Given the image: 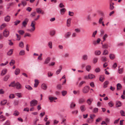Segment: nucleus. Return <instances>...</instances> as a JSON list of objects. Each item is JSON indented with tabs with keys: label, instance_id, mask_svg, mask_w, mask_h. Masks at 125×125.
Returning a JSON list of instances; mask_svg holds the SVG:
<instances>
[{
	"label": "nucleus",
	"instance_id": "f257e3e1",
	"mask_svg": "<svg viewBox=\"0 0 125 125\" xmlns=\"http://www.w3.org/2000/svg\"><path fill=\"white\" fill-rule=\"evenodd\" d=\"M36 24V22L35 21H32L30 25V26L32 27L30 29H27V31L30 32H32L35 31V25Z\"/></svg>",
	"mask_w": 125,
	"mask_h": 125
},
{
	"label": "nucleus",
	"instance_id": "f03ea898",
	"mask_svg": "<svg viewBox=\"0 0 125 125\" xmlns=\"http://www.w3.org/2000/svg\"><path fill=\"white\" fill-rule=\"evenodd\" d=\"M89 87L88 86H86L83 89L82 91L84 94L87 93L89 90Z\"/></svg>",
	"mask_w": 125,
	"mask_h": 125
},
{
	"label": "nucleus",
	"instance_id": "7ed1b4c3",
	"mask_svg": "<svg viewBox=\"0 0 125 125\" xmlns=\"http://www.w3.org/2000/svg\"><path fill=\"white\" fill-rule=\"evenodd\" d=\"M38 101L37 100L33 99L30 102L31 106H36L37 104Z\"/></svg>",
	"mask_w": 125,
	"mask_h": 125
},
{
	"label": "nucleus",
	"instance_id": "20e7f679",
	"mask_svg": "<svg viewBox=\"0 0 125 125\" xmlns=\"http://www.w3.org/2000/svg\"><path fill=\"white\" fill-rule=\"evenodd\" d=\"M3 35L6 37H8L9 35V31L7 30L6 29L4 30L3 32Z\"/></svg>",
	"mask_w": 125,
	"mask_h": 125
},
{
	"label": "nucleus",
	"instance_id": "39448f33",
	"mask_svg": "<svg viewBox=\"0 0 125 125\" xmlns=\"http://www.w3.org/2000/svg\"><path fill=\"white\" fill-rule=\"evenodd\" d=\"M29 21V19L27 18L25 19L23 22L22 25L23 27H25L27 25Z\"/></svg>",
	"mask_w": 125,
	"mask_h": 125
},
{
	"label": "nucleus",
	"instance_id": "423d86ee",
	"mask_svg": "<svg viewBox=\"0 0 125 125\" xmlns=\"http://www.w3.org/2000/svg\"><path fill=\"white\" fill-rule=\"evenodd\" d=\"M93 101V99L90 98L87 100L86 102L88 105H90L91 104Z\"/></svg>",
	"mask_w": 125,
	"mask_h": 125
},
{
	"label": "nucleus",
	"instance_id": "0eeeda50",
	"mask_svg": "<svg viewBox=\"0 0 125 125\" xmlns=\"http://www.w3.org/2000/svg\"><path fill=\"white\" fill-rule=\"evenodd\" d=\"M51 60V58L50 57H47L46 59L44 62V64H47L48 63L50 62Z\"/></svg>",
	"mask_w": 125,
	"mask_h": 125
},
{
	"label": "nucleus",
	"instance_id": "6e6552de",
	"mask_svg": "<svg viewBox=\"0 0 125 125\" xmlns=\"http://www.w3.org/2000/svg\"><path fill=\"white\" fill-rule=\"evenodd\" d=\"M66 11V9L65 8H62L60 10V14L61 15H63Z\"/></svg>",
	"mask_w": 125,
	"mask_h": 125
},
{
	"label": "nucleus",
	"instance_id": "1a4fd4ad",
	"mask_svg": "<svg viewBox=\"0 0 125 125\" xmlns=\"http://www.w3.org/2000/svg\"><path fill=\"white\" fill-rule=\"evenodd\" d=\"M15 86L16 88L17 89H20L21 88V84L18 82H17L15 83Z\"/></svg>",
	"mask_w": 125,
	"mask_h": 125
},
{
	"label": "nucleus",
	"instance_id": "9d476101",
	"mask_svg": "<svg viewBox=\"0 0 125 125\" xmlns=\"http://www.w3.org/2000/svg\"><path fill=\"white\" fill-rule=\"evenodd\" d=\"M7 70L6 69H4L2 71L1 75L3 76L5 75L7 73Z\"/></svg>",
	"mask_w": 125,
	"mask_h": 125
},
{
	"label": "nucleus",
	"instance_id": "9b49d317",
	"mask_svg": "<svg viewBox=\"0 0 125 125\" xmlns=\"http://www.w3.org/2000/svg\"><path fill=\"white\" fill-rule=\"evenodd\" d=\"M80 109L82 112L86 110L85 106L84 105H81L80 107Z\"/></svg>",
	"mask_w": 125,
	"mask_h": 125
},
{
	"label": "nucleus",
	"instance_id": "f8f14e48",
	"mask_svg": "<svg viewBox=\"0 0 125 125\" xmlns=\"http://www.w3.org/2000/svg\"><path fill=\"white\" fill-rule=\"evenodd\" d=\"M114 4V3H112V4H109V9L111 10H113L114 8V6H113Z\"/></svg>",
	"mask_w": 125,
	"mask_h": 125
},
{
	"label": "nucleus",
	"instance_id": "ddd939ff",
	"mask_svg": "<svg viewBox=\"0 0 125 125\" xmlns=\"http://www.w3.org/2000/svg\"><path fill=\"white\" fill-rule=\"evenodd\" d=\"M6 22H9L10 19V17L9 16H7L4 18Z\"/></svg>",
	"mask_w": 125,
	"mask_h": 125
},
{
	"label": "nucleus",
	"instance_id": "4468645a",
	"mask_svg": "<svg viewBox=\"0 0 125 125\" xmlns=\"http://www.w3.org/2000/svg\"><path fill=\"white\" fill-rule=\"evenodd\" d=\"M7 102V101L6 100H3L1 101L0 103V105H4Z\"/></svg>",
	"mask_w": 125,
	"mask_h": 125
},
{
	"label": "nucleus",
	"instance_id": "2eb2a0df",
	"mask_svg": "<svg viewBox=\"0 0 125 125\" xmlns=\"http://www.w3.org/2000/svg\"><path fill=\"white\" fill-rule=\"evenodd\" d=\"M71 19H68L67 21V25L68 27H69L70 26Z\"/></svg>",
	"mask_w": 125,
	"mask_h": 125
},
{
	"label": "nucleus",
	"instance_id": "dca6fc26",
	"mask_svg": "<svg viewBox=\"0 0 125 125\" xmlns=\"http://www.w3.org/2000/svg\"><path fill=\"white\" fill-rule=\"evenodd\" d=\"M121 84L120 83H118L117 85V90H119L120 89L122 88Z\"/></svg>",
	"mask_w": 125,
	"mask_h": 125
},
{
	"label": "nucleus",
	"instance_id": "f3484780",
	"mask_svg": "<svg viewBox=\"0 0 125 125\" xmlns=\"http://www.w3.org/2000/svg\"><path fill=\"white\" fill-rule=\"evenodd\" d=\"M59 69L57 70L56 72V74H59L61 72V70L62 69V66L60 65L59 67Z\"/></svg>",
	"mask_w": 125,
	"mask_h": 125
},
{
	"label": "nucleus",
	"instance_id": "a211bd4d",
	"mask_svg": "<svg viewBox=\"0 0 125 125\" xmlns=\"http://www.w3.org/2000/svg\"><path fill=\"white\" fill-rule=\"evenodd\" d=\"M20 113L17 110L15 111L13 113V115L14 116H17L19 115Z\"/></svg>",
	"mask_w": 125,
	"mask_h": 125
},
{
	"label": "nucleus",
	"instance_id": "6ab92c4d",
	"mask_svg": "<svg viewBox=\"0 0 125 125\" xmlns=\"http://www.w3.org/2000/svg\"><path fill=\"white\" fill-rule=\"evenodd\" d=\"M71 34V32H68L66 33L65 35V37L66 38H67L69 37Z\"/></svg>",
	"mask_w": 125,
	"mask_h": 125
},
{
	"label": "nucleus",
	"instance_id": "aec40b11",
	"mask_svg": "<svg viewBox=\"0 0 125 125\" xmlns=\"http://www.w3.org/2000/svg\"><path fill=\"white\" fill-rule=\"evenodd\" d=\"M88 78L89 79H92L94 78L95 77V76L93 74H89L88 75Z\"/></svg>",
	"mask_w": 125,
	"mask_h": 125
},
{
	"label": "nucleus",
	"instance_id": "412c9836",
	"mask_svg": "<svg viewBox=\"0 0 125 125\" xmlns=\"http://www.w3.org/2000/svg\"><path fill=\"white\" fill-rule=\"evenodd\" d=\"M85 102L84 100L82 98L80 99L79 100L78 102L79 104H82Z\"/></svg>",
	"mask_w": 125,
	"mask_h": 125
},
{
	"label": "nucleus",
	"instance_id": "4be33fe9",
	"mask_svg": "<svg viewBox=\"0 0 125 125\" xmlns=\"http://www.w3.org/2000/svg\"><path fill=\"white\" fill-rule=\"evenodd\" d=\"M35 83L34 84V87H37L39 83V81L38 80H35Z\"/></svg>",
	"mask_w": 125,
	"mask_h": 125
},
{
	"label": "nucleus",
	"instance_id": "5701e85b",
	"mask_svg": "<svg viewBox=\"0 0 125 125\" xmlns=\"http://www.w3.org/2000/svg\"><path fill=\"white\" fill-rule=\"evenodd\" d=\"M7 25L6 23H4L2 24L0 27V29L1 30H2L4 27H6Z\"/></svg>",
	"mask_w": 125,
	"mask_h": 125
},
{
	"label": "nucleus",
	"instance_id": "b1692460",
	"mask_svg": "<svg viewBox=\"0 0 125 125\" xmlns=\"http://www.w3.org/2000/svg\"><path fill=\"white\" fill-rule=\"evenodd\" d=\"M91 66L90 65H88L86 67V70L88 72L91 70Z\"/></svg>",
	"mask_w": 125,
	"mask_h": 125
},
{
	"label": "nucleus",
	"instance_id": "393cba45",
	"mask_svg": "<svg viewBox=\"0 0 125 125\" xmlns=\"http://www.w3.org/2000/svg\"><path fill=\"white\" fill-rule=\"evenodd\" d=\"M48 45L50 49L52 48V43L51 42H48Z\"/></svg>",
	"mask_w": 125,
	"mask_h": 125
},
{
	"label": "nucleus",
	"instance_id": "a878e982",
	"mask_svg": "<svg viewBox=\"0 0 125 125\" xmlns=\"http://www.w3.org/2000/svg\"><path fill=\"white\" fill-rule=\"evenodd\" d=\"M10 76L9 75H7L5 76L3 79V80L5 81H7L9 78Z\"/></svg>",
	"mask_w": 125,
	"mask_h": 125
},
{
	"label": "nucleus",
	"instance_id": "bb28decb",
	"mask_svg": "<svg viewBox=\"0 0 125 125\" xmlns=\"http://www.w3.org/2000/svg\"><path fill=\"white\" fill-rule=\"evenodd\" d=\"M109 56L110 59L112 60H113L115 58V56L113 54H110L109 55Z\"/></svg>",
	"mask_w": 125,
	"mask_h": 125
},
{
	"label": "nucleus",
	"instance_id": "cd10ccee",
	"mask_svg": "<svg viewBox=\"0 0 125 125\" xmlns=\"http://www.w3.org/2000/svg\"><path fill=\"white\" fill-rule=\"evenodd\" d=\"M82 58L83 60H87L88 59V56L87 55H83L82 56Z\"/></svg>",
	"mask_w": 125,
	"mask_h": 125
},
{
	"label": "nucleus",
	"instance_id": "c85d7f7f",
	"mask_svg": "<svg viewBox=\"0 0 125 125\" xmlns=\"http://www.w3.org/2000/svg\"><path fill=\"white\" fill-rule=\"evenodd\" d=\"M109 83V82L106 81L104 82V84L103 87L104 88H105L107 87V85Z\"/></svg>",
	"mask_w": 125,
	"mask_h": 125
},
{
	"label": "nucleus",
	"instance_id": "c756f323",
	"mask_svg": "<svg viewBox=\"0 0 125 125\" xmlns=\"http://www.w3.org/2000/svg\"><path fill=\"white\" fill-rule=\"evenodd\" d=\"M41 88L44 90H46L47 88L46 85L44 84H42L41 85Z\"/></svg>",
	"mask_w": 125,
	"mask_h": 125
},
{
	"label": "nucleus",
	"instance_id": "7c9ffc66",
	"mask_svg": "<svg viewBox=\"0 0 125 125\" xmlns=\"http://www.w3.org/2000/svg\"><path fill=\"white\" fill-rule=\"evenodd\" d=\"M20 72V70L19 69L17 68L15 70V73L16 75H17L19 74Z\"/></svg>",
	"mask_w": 125,
	"mask_h": 125
},
{
	"label": "nucleus",
	"instance_id": "2f4dec72",
	"mask_svg": "<svg viewBox=\"0 0 125 125\" xmlns=\"http://www.w3.org/2000/svg\"><path fill=\"white\" fill-rule=\"evenodd\" d=\"M25 87L28 90H31L32 89V88L29 85H26L25 86Z\"/></svg>",
	"mask_w": 125,
	"mask_h": 125
},
{
	"label": "nucleus",
	"instance_id": "473e14b6",
	"mask_svg": "<svg viewBox=\"0 0 125 125\" xmlns=\"http://www.w3.org/2000/svg\"><path fill=\"white\" fill-rule=\"evenodd\" d=\"M49 99L50 100L51 102L52 101L54 100H56L57 99V98L56 97H49Z\"/></svg>",
	"mask_w": 125,
	"mask_h": 125
},
{
	"label": "nucleus",
	"instance_id": "72a5a7b5",
	"mask_svg": "<svg viewBox=\"0 0 125 125\" xmlns=\"http://www.w3.org/2000/svg\"><path fill=\"white\" fill-rule=\"evenodd\" d=\"M13 49H11L7 52V54L8 55L10 56L11 55L12 53Z\"/></svg>",
	"mask_w": 125,
	"mask_h": 125
},
{
	"label": "nucleus",
	"instance_id": "f704fd0d",
	"mask_svg": "<svg viewBox=\"0 0 125 125\" xmlns=\"http://www.w3.org/2000/svg\"><path fill=\"white\" fill-rule=\"evenodd\" d=\"M19 55H23L25 54V52L24 50H21L20 53Z\"/></svg>",
	"mask_w": 125,
	"mask_h": 125
},
{
	"label": "nucleus",
	"instance_id": "c9c22d12",
	"mask_svg": "<svg viewBox=\"0 0 125 125\" xmlns=\"http://www.w3.org/2000/svg\"><path fill=\"white\" fill-rule=\"evenodd\" d=\"M116 105L117 107H119L121 106V103L119 101H118L116 102Z\"/></svg>",
	"mask_w": 125,
	"mask_h": 125
},
{
	"label": "nucleus",
	"instance_id": "e433bc0d",
	"mask_svg": "<svg viewBox=\"0 0 125 125\" xmlns=\"http://www.w3.org/2000/svg\"><path fill=\"white\" fill-rule=\"evenodd\" d=\"M101 53V52L100 51L97 50L95 52V55H98Z\"/></svg>",
	"mask_w": 125,
	"mask_h": 125
},
{
	"label": "nucleus",
	"instance_id": "4c0bfd02",
	"mask_svg": "<svg viewBox=\"0 0 125 125\" xmlns=\"http://www.w3.org/2000/svg\"><path fill=\"white\" fill-rule=\"evenodd\" d=\"M61 93L62 94L63 96H65L67 94V92L66 91H62Z\"/></svg>",
	"mask_w": 125,
	"mask_h": 125
},
{
	"label": "nucleus",
	"instance_id": "58836bf2",
	"mask_svg": "<svg viewBox=\"0 0 125 125\" xmlns=\"http://www.w3.org/2000/svg\"><path fill=\"white\" fill-rule=\"evenodd\" d=\"M104 76L103 75H101L100 77V80L102 82H103L104 80Z\"/></svg>",
	"mask_w": 125,
	"mask_h": 125
},
{
	"label": "nucleus",
	"instance_id": "ea45409f",
	"mask_svg": "<svg viewBox=\"0 0 125 125\" xmlns=\"http://www.w3.org/2000/svg\"><path fill=\"white\" fill-rule=\"evenodd\" d=\"M123 69L122 68H119L118 70V72L119 74H121L123 72Z\"/></svg>",
	"mask_w": 125,
	"mask_h": 125
},
{
	"label": "nucleus",
	"instance_id": "a19ab883",
	"mask_svg": "<svg viewBox=\"0 0 125 125\" xmlns=\"http://www.w3.org/2000/svg\"><path fill=\"white\" fill-rule=\"evenodd\" d=\"M98 58H94L93 60V62L94 63H96L97 61Z\"/></svg>",
	"mask_w": 125,
	"mask_h": 125
},
{
	"label": "nucleus",
	"instance_id": "79ce46f5",
	"mask_svg": "<svg viewBox=\"0 0 125 125\" xmlns=\"http://www.w3.org/2000/svg\"><path fill=\"white\" fill-rule=\"evenodd\" d=\"M36 10L37 13H42V10L40 8H37Z\"/></svg>",
	"mask_w": 125,
	"mask_h": 125
},
{
	"label": "nucleus",
	"instance_id": "37998d69",
	"mask_svg": "<svg viewBox=\"0 0 125 125\" xmlns=\"http://www.w3.org/2000/svg\"><path fill=\"white\" fill-rule=\"evenodd\" d=\"M15 63V61L13 60H12L10 62V65L12 66Z\"/></svg>",
	"mask_w": 125,
	"mask_h": 125
},
{
	"label": "nucleus",
	"instance_id": "c03bdc74",
	"mask_svg": "<svg viewBox=\"0 0 125 125\" xmlns=\"http://www.w3.org/2000/svg\"><path fill=\"white\" fill-rule=\"evenodd\" d=\"M74 31L76 33H79L81 32V30L79 28H76L74 30Z\"/></svg>",
	"mask_w": 125,
	"mask_h": 125
},
{
	"label": "nucleus",
	"instance_id": "a18cd8bd",
	"mask_svg": "<svg viewBox=\"0 0 125 125\" xmlns=\"http://www.w3.org/2000/svg\"><path fill=\"white\" fill-rule=\"evenodd\" d=\"M19 46L21 48H23V47L24 46L23 42H20L19 44Z\"/></svg>",
	"mask_w": 125,
	"mask_h": 125
},
{
	"label": "nucleus",
	"instance_id": "49530a36",
	"mask_svg": "<svg viewBox=\"0 0 125 125\" xmlns=\"http://www.w3.org/2000/svg\"><path fill=\"white\" fill-rule=\"evenodd\" d=\"M121 116H125V112L123 110H121L120 111Z\"/></svg>",
	"mask_w": 125,
	"mask_h": 125
},
{
	"label": "nucleus",
	"instance_id": "de8ad7c7",
	"mask_svg": "<svg viewBox=\"0 0 125 125\" xmlns=\"http://www.w3.org/2000/svg\"><path fill=\"white\" fill-rule=\"evenodd\" d=\"M18 32L21 35H23L24 33V31L22 30H20L18 31Z\"/></svg>",
	"mask_w": 125,
	"mask_h": 125
},
{
	"label": "nucleus",
	"instance_id": "09e8293b",
	"mask_svg": "<svg viewBox=\"0 0 125 125\" xmlns=\"http://www.w3.org/2000/svg\"><path fill=\"white\" fill-rule=\"evenodd\" d=\"M36 12H32L30 14V16L31 17H33L35 16L36 14Z\"/></svg>",
	"mask_w": 125,
	"mask_h": 125
},
{
	"label": "nucleus",
	"instance_id": "8fccbe9b",
	"mask_svg": "<svg viewBox=\"0 0 125 125\" xmlns=\"http://www.w3.org/2000/svg\"><path fill=\"white\" fill-rule=\"evenodd\" d=\"M108 35L106 34H104L103 37V42L105 40L106 38L107 37Z\"/></svg>",
	"mask_w": 125,
	"mask_h": 125
},
{
	"label": "nucleus",
	"instance_id": "3c124183",
	"mask_svg": "<svg viewBox=\"0 0 125 125\" xmlns=\"http://www.w3.org/2000/svg\"><path fill=\"white\" fill-rule=\"evenodd\" d=\"M73 93L74 94L76 95L77 94H80V91L79 90L77 91L74 90L73 91Z\"/></svg>",
	"mask_w": 125,
	"mask_h": 125
},
{
	"label": "nucleus",
	"instance_id": "603ef678",
	"mask_svg": "<svg viewBox=\"0 0 125 125\" xmlns=\"http://www.w3.org/2000/svg\"><path fill=\"white\" fill-rule=\"evenodd\" d=\"M21 4L23 6H25L26 4V1L24 0H22L21 1Z\"/></svg>",
	"mask_w": 125,
	"mask_h": 125
},
{
	"label": "nucleus",
	"instance_id": "864d4df0",
	"mask_svg": "<svg viewBox=\"0 0 125 125\" xmlns=\"http://www.w3.org/2000/svg\"><path fill=\"white\" fill-rule=\"evenodd\" d=\"M55 33V31H54L53 30L50 31V34L51 36L53 35Z\"/></svg>",
	"mask_w": 125,
	"mask_h": 125
},
{
	"label": "nucleus",
	"instance_id": "5fc2aeb1",
	"mask_svg": "<svg viewBox=\"0 0 125 125\" xmlns=\"http://www.w3.org/2000/svg\"><path fill=\"white\" fill-rule=\"evenodd\" d=\"M108 53V51L106 50H104L103 54L104 55H106Z\"/></svg>",
	"mask_w": 125,
	"mask_h": 125
},
{
	"label": "nucleus",
	"instance_id": "6e6d98bb",
	"mask_svg": "<svg viewBox=\"0 0 125 125\" xmlns=\"http://www.w3.org/2000/svg\"><path fill=\"white\" fill-rule=\"evenodd\" d=\"M102 61L103 62H105L107 61V59L105 57H101Z\"/></svg>",
	"mask_w": 125,
	"mask_h": 125
},
{
	"label": "nucleus",
	"instance_id": "4d7b16f0",
	"mask_svg": "<svg viewBox=\"0 0 125 125\" xmlns=\"http://www.w3.org/2000/svg\"><path fill=\"white\" fill-rule=\"evenodd\" d=\"M78 113V111L77 110H75L72 112V113L73 115H76Z\"/></svg>",
	"mask_w": 125,
	"mask_h": 125
},
{
	"label": "nucleus",
	"instance_id": "13d9d810",
	"mask_svg": "<svg viewBox=\"0 0 125 125\" xmlns=\"http://www.w3.org/2000/svg\"><path fill=\"white\" fill-rule=\"evenodd\" d=\"M102 47L104 48H108V45L106 44H104L102 45Z\"/></svg>",
	"mask_w": 125,
	"mask_h": 125
},
{
	"label": "nucleus",
	"instance_id": "bf43d9fd",
	"mask_svg": "<svg viewBox=\"0 0 125 125\" xmlns=\"http://www.w3.org/2000/svg\"><path fill=\"white\" fill-rule=\"evenodd\" d=\"M4 125H10V121L7 120L4 124Z\"/></svg>",
	"mask_w": 125,
	"mask_h": 125
},
{
	"label": "nucleus",
	"instance_id": "052dcab7",
	"mask_svg": "<svg viewBox=\"0 0 125 125\" xmlns=\"http://www.w3.org/2000/svg\"><path fill=\"white\" fill-rule=\"evenodd\" d=\"M31 36V34H30L29 33H25L24 35V37H25L26 36H28L29 37H30Z\"/></svg>",
	"mask_w": 125,
	"mask_h": 125
},
{
	"label": "nucleus",
	"instance_id": "680f3d73",
	"mask_svg": "<svg viewBox=\"0 0 125 125\" xmlns=\"http://www.w3.org/2000/svg\"><path fill=\"white\" fill-rule=\"evenodd\" d=\"M98 108H95L93 110V112L94 113H96L98 111Z\"/></svg>",
	"mask_w": 125,
	"mask_h": 125
},
{
	"label": "nucleus",
	"instance_id": "e2e57ef3",
	"mask_svg": "<svg viewBox=\"0 0 125 125\" xmlns=\"http://www.w3.org/2000/svg\"><path fill=\"white\" fill-rule=\"evenodd\" d=\"M75 104H74L73 103H72L70 105V107L73 108L75 106Z\"/></svg>",
	"mask_w": 125,
	"mask_h": 125
},
{
	"label": "nucleus",
	"instance_id": "0e129e2a",
	"mask_svg": "<svg viewBox=\"0 0 125 125\" xmlns=\"http://www.w3.org/2000/svg\"><path fill=\"white\" fill-rule=\"evenodd\" d=\"M16 35L17 37V40H18V41L20 40L21 39L20 35H18L17 34H16Z\"/></svg>",
	"mask_w": 125,
	"mask_h": 125
},
{
	"label": "nucleus",
	"instance_id": "69168bd1",
	"mask_svg": "<svg viewBox=\"0 0 125 125\" xmlns=\"http://www.w3.org/2000/svg\"><path fill=\"white\" fill-rule=\"evenodd\" d=\"M103 19V17H101L100 18L98 22L100 24L102 23V22H103L102 21Z\"/></svg>",
	"mask_w": 125,
	"mask_h": 125
},
{
	"label": "nucleus",
	"instance_id": "338daca9",
	"mask_svg": "<svg viewBox=\"0 0 125 125\" xmlns=\"http://www.w3.org/2000/svg\"><path fill=\"white\" fill-rule=\"evenodd\" d=\"M100 69L98 68H97L95 69V71L96 73H98L100 72Z\"/></svg>",
	"mask_w": 125,
	"mask_h": 125
},
{
	"label": "nucleus",
	"instance_id": "774afa93",
	"mask_svg": "<svg viewBox=\"0 0 125 125\" xmlns=\"http://www.w3.org/2000/svg\"><path fill=\"white\" fill-rule=\"evenodd\" d=\"M77 36V34L76 32H73L72 35V37H75Z\"/></svg>",
	"mask_w": 125,
	"mask_h": 125
}]
</instances>
